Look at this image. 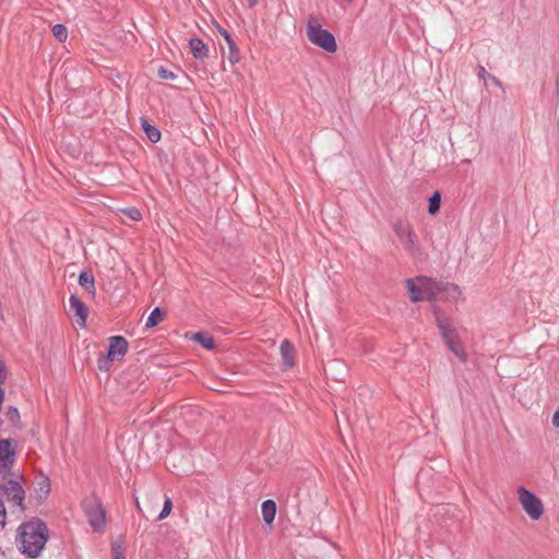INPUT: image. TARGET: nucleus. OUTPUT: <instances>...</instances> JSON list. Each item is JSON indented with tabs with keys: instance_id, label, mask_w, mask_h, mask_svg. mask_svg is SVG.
I'll list each match as a JSON object with an SVG mask.
<instances>
[{
	"instance_id": "nucleus-1",
	"label": "nucleus",
	"mask_w": 559,
	"mask_h": 559,
	"mask_svg": "<svg viewBox=\"0 0 559 559\" xmlns=\"http://www.w3.org/2000/svg\"><path fill=\"white\" fill-rule=\"evenodd\" d=\"M48 539V528L46 524L33 519L19 526L16 542L22 554L29 558H36L44 549Z\"/></svg>"
},
{
	"instance_id": "nucleus-2",
	"label": "nucleus",
	"mask_w": 559,
	"mask_h": 559,
	"mask_svg": "<svg viewBox=\"0 0 559 559\" xmlns=\"http://www.w3.org/2000/svg\"><path fill=\"white\" fill-rule=\"evenodd\" d=\"M306 33L309 41L326 52H335L337 44L334 35L328 29L322 28L320 17L310 14L306 25Z\"/></svg>"
},
{
	"instance_id": "nucleus-3",
	"label": "nucleus",
	"mask_w": 559,
	"mask_h": 559,
	"mask_svg": "<svg viewBox=\"0 0 559 559\" xmlns=\"http://www.w3.org/2000/svg\"><path fill=\"white\" fill-rule=\"evenodd\" d=\"M82 509L88 524L95 532H103L106 523V511L99 498L92 493L82 501Z\"/></svg>"
},
{
	"instance_id": "nucleus-4",
	"label": "nucleus",
	"mask_w": 559,
	"mask_h": 559,
	"mask_svg": "<svg viewBox=\"0 0 559 559\" xmlns=\"http://www.w3.org/2000/svg\"><path fill=\"white\" fill-rule=\"evenodd\" d=\"M405 287L409 293V299L413 302L423 300L433 301L435 280L426 276L405 280Z\"/></svg>"
},
{
	"instance_id": "nucleus-5",
	"label": "nucleus",
	"mask_w": 559,
	"mask_h": 559,
	"mask_svg": "<svg viewBox=\"0 0 559 559\" xmlns=\"http://www.w3.org/2000/svg\"><path fill=\"white\" fill-rule=\"evenodd\" d=\"M393 230L399 238V240L403 243L404 249L412 257H419L423 253L421 246L419 243V239L415 234L413 226L407 221H397L393 225Z\"/></svg>"
},
{
	"instance_id": "nucleus-6",
	"label": "nucleus",
	"mask_w": 559,
	"mask_h": 559,
	"mask_svg": "<svg viewBox=\"0 0 559 559\" xmlns=\"http://www.w3.org/2000/svg\"><path fill=\"white\" fill-rule=\"evenodd\" d=\"M128 350V342L123 336L117 335L109 338V347L105 357H99L98 368L99 370H109L111 362L120 360Z\"/></svg>"
},
{
	"instance_id": "nucleus-7",
	"label": "nucleus",
	"mask_w": 559,
	"mask_h": 559,
	"mask_svg": "<svg viewBox=\"0 0 559 559\" xmlns=\"http://www.w3.org/2000/svg\"><path fill=\"white\" fill-rule=\"evenodd\" d=\"M518 500L531 520L537 521L542 518L544 504L535 493L527 490L525 487H520L518 489Z\"/></svg>"
},
{
	"instance_id": "nucleus-8",
	"label": "nucleus",
	"mask_w": 559,
	"mask_h": 559,
	"mask_svg": "<svg viewBox=\"0 0 559 559\" xmlns=\"http://www.w3.org/2000/svg\"><path fill=\"white\" fill-rule=\"evenodd\" d=\"M16 441L13 439L0 440V477L4 478L15 462Z\"/></svg>"
},
{
	"instance_id": "nucleus-9",
	"label": "nucleus",
	"mask_w": 559,
	"mask_h": 559,
	"mask_svg": "<svg viewBox=\"0 0 559 559\" xmlns=\"http://www.w3.org/2000/svg\"><path fill=\"white\" fill-rule=\"evenodd\" d=\"M7 498L14 506L23 510V501L25 499V491L21 484L15 480H9L0 485V499Z\"/></svg>"
},
{
	"instance_id": "nucleus-10",
	"label": "nucleus",
	"mask_w": 559,
	"mask_h": 559,
	"mask_svg": "<svg viewBox=\"0 0 559 559\" xmlns=\"http://www.w3.org/2000/svg\"><path fill=\"white\" fill-rule=\"evenodd\" d=\"M433 301L442 300L448 302H457L461 297L459 286L452 283L439 282L435 280Z\"/></svg>"
},
{
	"instance_id": "nucleus-11",
	"label": "nucleus",
	"mask_w": 559,
	"mask_h": 559,
	"mask_svg": "<svg viewBox=\"0 0 559 559\" xmlns=\"http://www.w3.org/2000/svg\"><path fill=\"white\" fill-rule=\"evenodd\" d=\"M432 311L436 317L437 326L440 330V333H441V336H442L444 343L447 344L451 341L459 338L457 332L454 329L451 319H449L448 317H444L441 313L440 307L437 305H433Z\"/></svg>"
},
{
	"instance_id": "nucleus-12",
	"label": "nucleus",
	"mask_w": 559,
	"mask_h": 559,
	"mask_svg": "<svg viewBox=\"0 0 559 559\" xmlns=\"http://www.w3.org/2000/svg\"><path fill=\"white\" fill-rule=\"evenodd\" d=\"M69 309L70 312L78 318V324L81 328H84L86 324L88 310L84 302L81 301V299L74 294H72L69 298Z\"/></svg>"
},
{
	"instance_id": "nucleus-13",
	"label": "nucleus",
	"mask_w": 559,
	"mask_h": 559,
	"mask_svg": "<svg viewBox=\"0 0 559 559\" xmlns=\"http://www.w3.org/2000/svg\"><path fill=\"white\" fill-rule=\"evenodd\" d=\"M280 352L284 366L292 368L295 365V348L288 340L281 343Z\"/></svg>"
},
{
	"instance_id": "nucleus-14",
	"label": "nucleus",
	"mask_w": 559,
	"mask_h": 559,
	"mask_svg": "<svg viewBox=\"0 0 559 559\" xmlns=\"http://www.w3.org/2000/svg\"><path fill=\"white\" fill-rule=\"evenodd\" d=\"M261 512L263 521L266 525L271 526L276 515V503L272 499L262 502Z\"/></svg>"
},
{
	"instance_id": "nucleus-15",
	"label": "nucleus",
	"mask_w": 559,
	"mask_h": 559,
	"mask_svg": "<svg viewBox=\"0 0 559 559\" xmlns=\"http://www.w3.org/2000/svg\"><path fill=\"white\" fill-rule=\"evenodd\" d=\"M189 46L194 58L203 59L207 56V47L200 38H191Z\"/></svg>"
},
{
	"instance_id": "nucleus-16",
	"label": "nucleus",
	"mask_w": 559,
	"mask_h": 559,
	"mask_svg": "<svg viewBox=\"0 0 559 559\" xmlns=\"http://www.w3.org/2000/svg\"><path fill=\"white\" fill-rule=\"evenodd\" d=\"M79 284L90 294L95 293L94 275L88 271H82L79 275Z\"/></svg>"
},
{
	"instance_id": "nucleus-17",
	"label": "nucleus",
	"mask_w": 559,
	"mask_h": 559,
	"mask_svg": "<svg viewBox=\"0 0 559 559\" xmlns=\"http://www.w3.org/2000/svg\"><path fill=\"white\" fill-rule=\"evenodd\" d=\"M141 124L144 133L151 142L156 143L160 140L159 130L152 126L146 119H142Z\"/></svg>"
},
{
	"instance_id": "nucleus-18",
	"label": "nucleus",
	"mask_w": 559,
	"mask_h": 559,
	"mask_svg": "<svg viewBox=\"0 0 559 559\" xmlns=\"http://www.w3.org/2000/svg\"><path fill=\"white\" fill-rule=\"evenodd\" d=\"M192 340L202 345L206 349H213L215 346L213 337L203 332L194 333Z\"/></svg>"
},
{
	"instance_id": "nucleus-19",
	"label": "nucleus",
	"mask_w": 559,
	"mask_h": 559,
	"mask_svg": "<svg viewBox=\"0 0 559 559\" xmlns=\"http://www.w3.org/2000/svg\"><path fill=\"white\" fill-rule=\"evenodd\" d=\"M448 348L461 360H466V353L459 338L447 343Z\"/></svg>"
},
{
	"instance_id": "nucleus-20",
	"label": "nucleus",
	"mask_w": 559,
	"mask_h": 559,
	"mask_svg": "<svg viewBox=\"0 0 559 559\" xmlns=\"http://www.w3.org/2000/svg\"><path fill=\"white\" fill-rule=\"evenodd\" d=\"M163 317H164V313L160 310V308H158V307L154 308L151 311V313L146 320L145 328L151 329V328L156 326L159 322H162Z\"/></svg>"
},
{
	"instance_id": "nucleus-21",
	"label": "nucleus",
	"mask_w": 559,
	"mask_h": 559,
	"mask_svg": "<svg viewBox=\"0 0 559 559\" xmlns=\"http://www.w3.org/2000/svg\"><path fill=\"white\" fill-rule=\"evenodd\" d=\"M478 76H479V79H483L485 81V83H487L489 81L492 84H495L499 87H502V83L500 82V80L497 79L495 75L488 73L483 66L478 67Z\"/></svg>"
},
{
	"instance_id": "nucleus-22",
	"label": "nucleus",
	"mask_w": 559,
	"mask_h": 559,
	"mask_svg": "<svg viewBox=\"0 0 559 559\" xmlns=\"http://www.w3.org/2000/svg\"><path fill=\"white\" fill-rule=\"evenodd\" d=\"M111 552L114 559H124L126 548L123 542L120 539L115 540L111 545Z\"/></svg>"
},
{
	"instance_id": "nucleus-23",
	"label": "nucleus",
	"mask_w": 559,
	"mask_h": 559,
	"mask_svg": "<svg viewBox=\"0 0 559 559\" xmlns=\"http://www.w3.org/2000/svg\"><path fill=\"white\" fill-rule=\"evenodd\" d=\"M440 203H441V194L438 191H436L429 198L428 212L432 215L436 214L440 210Z\"/></svg>"
},
{
	"instance_id": "nucleus-24",
	"label": "nucleus",
	"mask_w": 559,
	"mask_h": 559,
	"mask_svg": "<svg viewBox=\"0 0 559 559\" xmlns=\"http://www.w3.org/2000/svg\"><path fill=\"white\" fill-rule=\"evenodd\" d=\"M52 34L53 36L60 41L63 43L67 40L68 37V31L67 27L62 24H55L52 26Z\"/></svg>"
},
{
	"instance_id": "nucleus-25",
	"label": "nucleus",
	"mask_w": 559,
	"mask_h": 559,
	"mask_svg": "<svg viewBox=\"0 0 559 559\" xmlns=\"http://www.w3.org/2000/svg\"><path fill=\"white\" fill-rule=\"evenodd\" d=\"M171 510H173V501L169 497H166L165 501H164L163 509H162L160 513L158 514L157 520L162 521V520L166 519L170 514Z\"/></svg>"
},
{
	"instance_id": "nucleus-26",
	"label": "nucleus",
	"mask_w": 559,
	"mask_h": 559,
	"mask_svg": "<svg viewBox=\"0 0 559 559\" xmlns=\"http://www.w3.org/2000/svg\"><path fill=\"white\" fill-rule=\"evenodd\" d=\"M7 419L13 425L17 426L20 421V412L16 407L10 406L7 412Z\"/></svg>"
},
{
	"instance_id": "nucleus-27",
	"label": "nucleus",
	"mask_w": 559,
	"mask_h": 559,
	"mask_svg": "<svg viewBox=\"0 0 559 559\" xmlns=\"http://www.w3.org/2000/svg\"><path fill=\"white\" fill-rule=\"evenodd\" d=\"M228 45V48H229V53H228V60L230 61V63H237L239 61V51L236 47V44L235 41H233V44H227Z\"/></svg>"
},
{
	"instance_id": "nucleus-28",
	"label": "nucleus",
	"mask_w": 559,
	"mask_h": 559,
	"mask_svg": "<svg viewBox=\"0 0 559 559\" xmlns=\"http://www.w3.org/2000/svg\"><path fill=\"white\" fill-rule=\"evenodd\" d=\"M122 213L132 221H140L142 218L141 212L135 207L122 210Z\"/></svg>"
},
{
	"instance_id": "nucleus-29",
	"label": "nucleus",
	"mask_w": 559,
	"mask_h": 559,
	"mask_svg": "<svg viewBox=\"0 0 559 559\" xmlns=\"http://www.w3.org/2000/svg\"><path fill=\"white\" fill-rule=\"evenodd\" d=\"M158 76L160 79H163V80H174V79H176V74L173 71H170V70H168V69H166L164 67H160L158 69Z\"/></svg>"
},
{
	"instance_id": "nucleus-30",
	"label": "nucleus",
	"mask_w": 559,
	"mask_h": 559,
	"mask_svg": "<svg viewBox=\"0 0 559 559\" xmlns=\"http://www.w3.org/2000/svg\"><path fill=\"white\" fill-rule=\"evenodd\" d=\"M7 521V511L3 500L0 499V531L3 530Z\"/></svg>"
},
{
	"instance_id": "nucleus-31",
	"label": "nucleus",
	"mask_w": 559,
	"mask_h": 559,
	"mask_svg": "<svg viewBox=\"0 0 559 559\" xmlns=\"http://www.w3.org/2000/svg\"><path fill=\"white\" fill-rule=\"evenodd\" d=\"M221 34H222V36L225 38V40H226V43H227V44H233V41H234V40H233V38H231L230 34H229L227 31L222 29V31H221Z\"/></svg>"
},
{
	"instance_id": "nucleus-32",
	"label": "nucleus",
	"mask_w": 559,
	"mask_h": 559,
	"mask_svg": "<svg viewBox=\"0 0 559 559\" xmlns=\"http://www.w3.org/2000/svg\"><path fill=\"white\" fill-rule=\"evenodd\" d=\"M552 425L559 428V409H557L552 416Z\"/></svg>"
},
{
	"instance_id": "nucleus-33",
	"label": "nucleus",
	"mask_w": 559,
	"mask_h": 559,
	"mask_svg": "<svg viewBox=\"0 0 559 559\" xmlns=\"http://www.w3.org/2000/svg\"><path fill=\"white\" fill-rule=\"evenodd\" d=\"M5 380V374H4V366L2 362H0V384H2Z\"/></svg>"
},
{
	"instance_id": "nucleus-34",
	"label": "nucleus",
	"mask_w": 559,
	"mask_h": 559,
	"mask_svg": "<svg viewBox=\"0 0 559 559\" xmlns=\"http://www.w3.org/2000/svg\"><path fill=\"white\" fill-rule=\"evenodd\" d=\"M249 8H253L258 4V0H246Z\"/></svg>"
}]
</instances>
